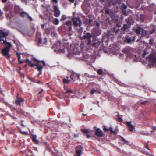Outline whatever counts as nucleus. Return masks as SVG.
Listing matches in <instances>:
<instances>
[{
  "mask_svg": "<svg viewBox=\"0 0 156 156\" xmlns=\"http://www.w3.org/2000/svg\"><path fill=\"white\" fill-rule=\"evenodd\" d=\"M147 102V101H141L140 103L141 104L144 105Z\"/></svg>",
  "mask_w": 156,
  "mask_h": 156,
  "instance_id": "obj_52",
  "label": "nucleus"
},
{
  "mask_svg": "<svg viewBox=\"0 0 156 156\" xmlns=\"http://www.w3.org/2000/svg\"><path fill=\"white\" fill-rule=\"evenodd\" d=\"M117 117H118V119L117 121L120 122H123V120L119 116V114H118L117 115Z\"/></svg>",
  "mask_w": 156,
  "mask_h": 156,
  "instance_id": "obj_35",
  "label": "nucleus"
},
{
  "mask_svg": "<svg viewBox=\"0 0 156 156\" xmlns=\"http://www.w3.org/2000/svg\"><path fill=\"white\" fill-rule=\"evenodd\" d=\"M140 34L142 36H145L147 34V32L142 28V30L141 31Z\"/></svg>",
  "mask_w": 156,
  "mask_h": 156,
  "instance_id": "obj_25",
  "label": "nucleus"
},
{
  "mask_svg": "<svg viewBox=\"0 0 156 156\" xmlns=\"http://www.w3.org/2000/svg\"><path fill=\"white\" fill-rule=\"evenodd\" d=\"M74 76H77V79L78 80H80V75L79 74H78L75 73H72L70 76V78L72 80L74 81V80L73 79Z\"/></svg>",
  "mask_w": 156,
  "mask_h": 156,
  "instance_id": "obj_20",
  "label": "nucleus"
},
{
  "mask_svg": "<svg viewBox=\"0 0 156 156\" xmlns=\"http://www.w3.org/2000/svg\"><path fill=\"white\" fill-rule=\"evenodd\" d=\"M102 44L103 42H102L98 41L97 42L94 43L91 42V44L90 45L92 47L97 48H99L100 49L101 48Z\"/></svg>",
  "mask_w": 156,
  "mask_h": 156,
  "instance_id": "obj_11",
  "label": "nucleus"
},
{
  "mask_svg": "<svg viewBox=\"0 0 156 156\" xmlns=\"http://www.w3.org/2000/svg\"><path fill=\"white\" fill-rule=\"evenodd\" d=\"M23 61H25V62H27L29 64H30V66L31 67H33L36 65L34 64V63H32L31 61H30L28 58H27L25 60H23Z\"/></svg>",
  "mask_w": 156,
  "mask_h": 156,
  "instance_id": "obj_22",
  "label": "nucleus"
},
{
  "mask_svg": "<svg viewBox=\"0 0 156 156\" xmlns=\"http://www.w3.org/2000/svg\"><path fill=\"white\" fill-rule=\"evenodd\" d=\"M120 137L122 139L123 141L124 142L126 140L122 136H120Z\"/></svg>",
  "mask_w": 156,
  "mask_h": 156,
  "instance_id": "obj_60",
  "label": "nucleus"
},
{
  "mask_svg": "<svg viewBox=\"0 0 156 156\" xmlns=\"http://www.w3.org/2000/svg\"><path fill=\"white\" fill-rule=\"evenodd\" d=\"M125 124L127 125L128 127H129L130 128L129 129V130L131 131H133L135 129V126L132 125V122L131 121L130 122H126Z\"/></svg>",
  "mask_w": 156,
  "mask_h": 156,
  "instance_id": "obj_17",
  "label": "nucleus"
},
{
  "mask_svg": "<svg viewBox=\"0 0 156 156\" xmlns=\"http://www.w3.org/2000/svg\"><path fill=\"white\" fill-rule=\"evenodd\" d=\"M124 142L125 144H127V145H129V142L128 141H127L126 140Z\"/></svg>",
  "mask_w": 156,
  "mask_h": 156,
  "instance_id": "obj_55",
  "label": "nucleus"
},
{
  "mask_svg": "<svg viewBox=\"0 0 156 156\" xmlns=\"http://www.w3.org/2000/svg\"><path fill=\"white\" fill-rule=\"evenodd\" d=\"M86 136H87V138H89L90 137V136L89 134H88V133L86 134Z\"/></svg>",
  "mask_w": 156,
  "mask_h": 156,
  "instance_id": "obj_62",
  "label": "nucleus"
},
{
  "mask_svg": "<svg viewBox=\"0 0 156 156\" xmlns=\"http://www.w3.org/2000/svg\"><path fill=\"white\" fill-rule=\"evenodd\" d=\"M20 16L23 18L27 17L31 21L33 20L32 17L30 16L29 14L24 11H22L20 12Z\"/></svg>",
  "mask_w": 156,
  "mask_h": 156,
  "instance_id": "obj_9",
  "label": "nucleus"
},
{
  "mask_svg": "<svg viewBox=\"0 0 156 156\" xmlns=\"http://www.w3.org/2000/svg\"><path fill=\"white\" fill-rule=\"evenodd\" d=\"M20 133L23 134H25V135H27V132H22V131H21L20 132Z\"/></svg>",
  "mask_w": 156,
  "mask_h": 156,
  "instance_id": "obj_53",
  "label": "nucleus"
},
{
  "mask_svg": "<svg viewBox=\"0 0 156 156\" xmlns=\"http://www.w3.org/2000/svg\"><path fill=\"white\" fill-rule=\"evenodd\" d=\"M70 81L69 80H68V79H66L65 78H64L63 80V82L64 83H69Z\"/></svg>",
  "mask_w": 156,
  "mask_h": 156,
  "instance_id": "obj_37",
  "label": "nucleus"
},
{
  "mask_svg": "<svg viewBox=\"0 0 156 156\" xmlns=\"http://www.w3.org/2000/svg\"><path fill=\"white\" fill-rule=\"evenodd\" d=\"M83 150V147L81 145H78L76 147V155L75 156H81L82 154V151Z\"/></svg>",
  "mask_w": 156,
  "mask_h": 156,
  "instance_id": "obj_10",
  "label": "nucleus"
},
{
  "mask_svg": "<svg viewBox=\"0 0 156 156\" xmlns=\"http://www.w3.org/2000/svg\"><path fill=\"white\" fill-rule=\"evenodd\" d=\"M21 54L19 53L18 52H16V54L18 56V59L19 62L20 64H22L24 62H25V61H21V56L20 55Z\"/></svg>",
  "mask_w": 156,
  "mask_h": 156,
  "instance_id": "obj_24",
  "label": "nucleus"
},
{
  "mask_svg": "<svg viewBox=\"0 0 156 156\" xmlns=\"http://www.w3.org/2000/svg\"><path fill=\"white\" fill-rule=\"evenodd\" d=\"M129 27V26L126 24H124L123 27L122 28V30H125L128 29Z\"/></svg>",
  "mask_w": 156,
  "mask_h": 156,
  "instance_id": "obj_29",
  "label": "nucleus"
},
{
  "mask_svg": "<svg viewBox=\"0 0 156 156\" xmlns=\"http://www.w3.org/2000/svg\"><path fill=\"white\" fill-rule=\"evenodd\" d=\"M146 19V16L143 14H140V20L143 22H144L145 19Z\"/></svg>",
  "mask_w": 156,
  "mask_h": 156,
  "instance_id": "obj_27",
  "label": "nucleus"
},
{
  "mask_svg": "<svg viewBox=\"0 0 156 156\" xmlns=\"http://www.w3.org/2000/svg\"><path fill=\"white\" fill-rule=\"evenodd\" d=\"M66 19V17L65 15H62L61 19H60L61 21H64Z\"/></svg>",
  "mask_w": 156,
  "mask_h": 156,
  "instance_id": "obj_38",
  "label": "nucleus"
},
{
  "mask_svg": "<svg viewBox=\"0 0 156 156\" xmlns=\"http://www.w3.org/2000/svg\"><path fill=\"white\" fill-rule=\"evenodd\" d=\"M133 51V49L130 47H127L122 50V52L126 54L128 57H130Z\"/></svg>",
  "mask_w": 156,
  "mask_h": 156,
  "instance_id": "obj_6",
  "label": "nucleus"
},
{
  "mask_svg": "<svg viewBox=\"0 0 156 156\" xmlns=\"http://www.w3.org/2000/svg\"><path fill=\"white\" fill-rule=\"evenodd\" d=\"M56 95L57 97H58L60 98H62V97L61 95L60 94H56Z\"/></svg>",
  "mask_w": 156,
  "mask_h": 156,
  "instance_id": "obj_50",
  "label": "nucleus"
},
{
  "mask_svg": "<svg viewBox=\"0 0 156 156\" xmlns=\"http://www.w3.org/2000/svg\"><path fill=\"white\" fill-rule=\"evenodd\" d=\"M121 86L124 87L126 88L130 87V86L126 85L124 84H122V85H121Z\"/></svg>",
  "mask_w": 156,
  "mask_h": 156,
  "instance_id": "obj_46",
  "label": "nucleus"
},
{
  "mask_svg": "<svg viewBox=\"0 0 156 156\" xmlns=\"http://www.w3.org/2000/svg\"><path fill=\"white\" fill-rule=\"evenodd\" d=\"M61 42L60 41H59V43L57 44H55L52 47H54L56 49L54 50V51H57L58 52L59 51L60 49H61Z\"/></svg>",
  "mask_w": 156,
  "mask_h": 156,
  "instance_id": "obj_19",
  "label": "nucleus"
},
{
  "mask_svg": "<svg viewBox=\"0 0 156 156\" xmlns=\"http://www.w3.org/2000/svg\"><path fill=\"white\" fill-rule=\"evenodd\" d=\"M105 13L107 14H109L110 13V12L109 10L107 9H105Z\"/></svg>",
  "mask_w": 156,
  "mask_h": 156,
  "instance_id": "obj_43",
  "label": "nucleus"
},
{
  "mask_svg": "<svg viewBox=\"0 0 156 156\" xmlns=\"http://www.w3.org/2000/svg\"><path fill=\"white\" fill-rule=\"evenodd\" d=\"M93 19H89L88 18H86L84 20V23L85 24H88L90 26H92L94 25L93 23Z\"/></svg>",
  "mask_w": 156,
  "mask_h": 156,
  "instance_id": "obj_16",
  "label": "nucleus"
},
{
  "mask_svg": "<svg viewBox=\"0 0 156 156\" xmlns=\"http://www.w3.org/2000/svg\"><path fill=\"white\" fill-rule=\"evenodd\" d=\"M121 2L120 0H116L113 2V5H116L117 4H120Z\"/></svg>",
  "mask_w": 156,
  "mask_h": 156,
  "instance_id": "obj_32",
  "label": "nucleus"
},
{
  "mask_svg": "<svg viewBox=\"0 0 156 156\" xmlns=\"http://www.w3.org/2000/svg\"><path fill=\"white\" fill-rule=\"evenodd\" d=\"M127 8V6L124 3H122V12L123 14H126V9Z\"/></svg>",
  "mask_w": 156,
  "mask_h": 156,
  "instance_id": "obj_21",
  "label": "nucleus"
},
{
  "mask_svg": "<svg viewBox=\"0 0 156 156\" xmlns=\"http://www.w3.org/2000/svg\"><path fill=\"white\" fill-rule=\"evenodd\" d=\"M72 26H69L68 29L69 31H70L72 30Z\"/></svg>",
  "mask_w": 156,
  "mask_h": 156,
  "instance_id": "obj_58",
  "label": "nucleus"
},
{
  "mask_svg": "<svg viewBox=\"0 0 156 156\" xmlns=\"http://www.w3.org/2000/svg\"><path fill=\"white\" fill-rule=\"evenodd\" d=\"M33 59L34 62H37V64H35V65L38 64V65H39V66H46V63H45V62L43 60L41 61L38 60L35 57L33 58Z\"/></svg>",
  "mask_w": 156,
  "mask_h": 156,
  "instance_id": "obj_12",
  "label": "nucleus"
},
{
  "mask_svg": "<svg viewBox=\"0 0 156 156\" xmlns=\"http://www.w3.org/2000/svg\"><path fill=\"white\" fill-rule=\"evenodd\" d=\"M147 51L146 50H144L143 51V53L142 56L144 58L146 55L147 54Z\"/></svg>",
  "mask_w": 156,
  "mask_h": 156,
  "instance_id": "obj_42",
  "label": "nucleus"
},
{
  "mask_svg": "<svg viewBox=\"0 0 156 156\" xmlns=\"http://www.w3.org/2000/svg\"><path fill=\"white\" fill-rule=\"evenodd\" d=\"M36 135H32V140L36 144H39V141L37 139H36Z\"/></svg>",
  "mask_w": 156,
  "mask_h": 156,
  "instance_id": "obj_26",
  "label": "nucleus"
},
{
  "mask_svg": "<svg viewBox=\"0 0 156 156\" xmlns=\"http://www.w3.org/2000/svg\"><path fill=\"white\" fill-rule=\"evenodd\" d=\"M103 71L101 69H99L98 71V73L99 75H101L102 74Z\"/></svg>",
  "mask_w": 156,
  "mask_h": 156,
  "instance_id": "obj_40",
  "label": "nucleus"
},
{
  "mask_svg": "<svg viewBox=\"0 0 156 156\" xmlns=\"http://www.w3.org/2000/svg\"><path fill=\"white\" fill-rule=\"evenodd\" d=\"M93 37L91 33L89 32H87L86 35L83 36V38L85 41L86 44L89 45L91 44L92 42L91 38Z\"/></svg>",
  "mask_w": 156,
  "mask_h": 156,
  "instance_id": "obj_3",
  "label": "nucleus"
},
{
  "mask_svg": "<svg viewBox=\"0 0 156 156\" xmlns=\"http://www.w3.org/2000/svg\"><path fill=\"white\" fill-rule=\"evenodd\" d=\"M148 142H147V143H145V144L146 145H145V147L147 148V149H148V150H150V149L149 148V147H148Z\"/></svg>",
  "mask_w": 156,
  "mask_h": 156,
  "instance_id": "obj_47",
  "label": "nucleus"
},
{
  "mask_svg": "<svg viewBox=\"0 0 156 156\" xmlns=\"http://www.w3.org/2000/svg\"><path fill=\"white\" fill-rule=\"evenodd\" d=\"M66 25L69 26H72V22L70 21H66Z\"/></svg>",
  "mask_w": 156,
  "mask_h": 156,
  "instance_id": "obj_36",
  "label": "nucleus"
},
{
  "mask_svg": "<svg viewBox=\"0 0 156 156\" xmlns=\"http://www.w3.org/2000/svg\"><path fill=\"white\" fill-rule=\"evenodd\" d=\"M42 39L40 37V38L38 40V42L40 43V44H41V43L42 42Z\"/></svg>",
  "mask_w": 156,
  "mask_h": 156,
  "instance_id": "obj_54",
  "label": "nucleus"
},
{
  "mask_svg": "<svg viewBox=\"0 0 156 156\" xmlns=\"http://www.w3.org/2000/svg\"><path fill=\"white\" fill-rule=\"evenodd\" d=\"M55 23L56 25H58V24L59 21V20L58 19H57V18L55 19Z\"/></svg>",
  "mask_w": 156,
  "mask_h": 156,
  "instance_id": "obj_45",
  "label": "nucleus"
},
{
  "mask_svg": "<svg viewBox=\"0 0 156 156\" xmlns=\"http://www.w3.org/2000/svg\"><path fill=\"white\" fill-rule=\"evenodd\" d=\"M149 64L150 67L156 66V56L153 53H151L148 57Z\"/></svg>",
  "mask_w": 156,
  "mask_h": 156,
  "instance_id": "obj_2",
  "label": "nucleus"
},
{
  "mask_svg": "<svg viewBox=\"0 0 156 156\" xmlns=\"http://www.w3.org/2000/svg\"><path fill=\"white\" fill-rule=\"evenodd\" d=\"M108 131H109L111 133H113L114 134H116V132L114 131H113V128L111 127H110L109 128Z\"/></svg>",
  "mask_w": 156,
  "mask_h": 156,
  "instance_id": "obj_31",
  "label": "nucleus"
},
{
  "mask_svg": "<svg viewBox=\"0 0 156 156\" xmlns=\"http://www.w3.org/2000/svg\"><path fill=\"white\" fill-rule=\"evenodd\" d=\"M3 13L0 10V16L2 17L3 16Z\"/></svg>",
  "mask_w": 156,
  "mask_h": 156,
  "instance_id": "obj_59",
  "label": "nucleus"
},
{
  "mask_svg": "<svg viewBox=\"0 0 156 156\" xmlns=\"http://www.w3.org/2000/svg\"><path fill=\"white\" fill-rule=\"evenodd\" d=\"M81 131H82L85 134H87L89 132V130L86 129H81Z\"/></svg>",
  "mask_w": 156,
  "mask_h": 156,
  "instance_id": "obj_33",
  "label": "nucleus"
},
{
  "mask_svg": "<svg viewBox=\"0 0 156 156\" xmlns=\"http://www.w3.org/2000/svg\"><path fill=\"white\" fill-rule=\"evenodd\" d=\"M9 35L8 32L3 31L2 30H0V41L1 42L3 41H5L6 37Z\"/></svg>",
  "mask_w": 156,
  "mask_h": 156,
  "instance_id": "obj_7",
  "label": "nucleus"
},
{
  "mask_svg": "<svg viewBox=\"0 0 156 156\" xmlns=\"http://www.w3.org/2000/svg\"><path fill=\"white\" fill-rule=\"evenodd\" d=\"M23 120H21V126H23V127H25V126L23 124Z\"/></svg>",
  "mask_w": 156,
  "mask_h": 156,
  "instance_id": "obj_56",
  "label": "nucleus"
},
{
  "mask_svg": "<svg viewBox=\"0 0 156 156\" xmlns=\"http://www.w3.org/2000/svg\"><path fill=\"white\" fill-rule=\"evenodd\" d=\"M149 44L151 45L152 46L153 45L154 43V40L153 39H151L149 40Z\"/></svg>",
  "mask_w": 156,
  "mask_h": 156,
  "instance_id": "obj_34",
  "label": "nucleus"
},
{
  "mask_svg": "<svg viewBox=\"0 0 156 156\" xmlns=\"http://www.w3.org/2000/svg\"><path fill=\"white\" fill-rule=\"evenodd\" d=\"M35 66H36V69H37V70L39 72L38 73V77H39V76L42 74V69H43V66H39V65L37 64Z\"/></svg>",
  "mask_w": 156,
  "mask_h": 156,
  "instance_id": "obj_18",
  "label": "nucleus"
},
{
  "mask_svg": "<svg viewBox=\"0 0 156 156\" xmlns=\"http://www.w3.org/2000/svg\"><path fill=\"white\" fill-rule=\"evenodd\" d=\"M41 29H43L44 28L45 26V24L44 23L41 24Z\"/></svg>",
  "mask_w": 156,
  "mask_h": 156,
  "instance_id": "obj_57",
  "label": "nucleus"
},
{
  "mask_svg": "<svg viewBox=\"0 0 156 156\" xmlns=\"http://www.w3.org/2000/svg\"><path fill=\"white\" fill-rule=\"evenodd\" d=\"M95 22L96 23V25L98 27L100 26V23L98 21H95Z\"/></svg>",
  "mask_w": 156,
  "mask_h": 156,
  "instance_id": "obj_51",
  "label": "nucleus"
},
{
  "mask_svg": "<svg viewBox=\"0 0 156 156\" xmlns=\"http://www.w3.org/2000/svg\"><path fill=\"white\" fill-rule=\"evenodd\" d=\"M104 131L105 132H106L108 131V129H107L106 128V126H103V129Z\"/></svg>",
  "mask_w": 156,
  "mask_h": 156,
  "instance_id": "obj_44",
  "label": "nucleus"
},
{
  "mask_svg": "<svg viewBox=\"0 0 156 156\" xmlns=\"http://www.w3.org/2000/svg\"><path fill=\"white\" fill-rule=\"evenodd\" d=\"M72 20L73 21V24L75 27H76L78 26L80 27L82 25V22L79 17H77L76 18L73 17Z\"/></svg>",
  "mask_w": 156,
  "mask_h": 156,
  "instance_id": "obj_5",
  "label": "nucleus"
},
{
  "mask_svg": "<svg viewBox=\"0 0 156 156\" xmlns=\"http://www.w3.org/2000/svg\"><path fill=\"white\" fill-rule=\"evenodd\" d=\"M65 50L64 48H61L58 52V53H64L65 52Z\"/></svg>",
  "mask_w": 156,
  "mask_h": 156,
  "instance_id": "obj_41",
  "label": "nucleus"
},
{
  "mask_svg": "<svg viewBox=\"0 0 156 156\" xmlns=\"http://www.w3.org/2000/svg\"><path fill=\"white\" fill-rule=\"evenodd\" d=\"M52 1L55 3H58V0H52Z\"/></svg>",
  "mask_w": 156,
  "mask_h": 156,
  "instance_id": "obj_63",
  "label": "nucleus"
},
{
  "mask_svg": "<svg viewBox=\"0 0 156 156\" xmlns=\"http://www.w3.org/2000/svg\"><path fill=\"white\" fill-rule=\"evenodd\" d=\"M119 29H117L116 31H115V34L118 33L119 32Z\"/></svg>",
  "mask_w": 156,
  "mask_h": 156,
  "instance_id": "obj_61",
  "label": "nucleus"
},
{
  "mask_svg": "<svg viewBox=\"0 0 156 156\" xmlns=\"http://www.w3.org/2000/svg\"><path fill=\"white\" fill-rule=\"evenodd\" d=\"M53 9L55 12L54 16L56 17H58L60 16L61 12L58 6L56 5L54 6Z\"/></svg>",
  "mask_w": 156,
  "mask_h": 156,
  "instance_id": "obj_14",
  "label": "nucleus"
},
{
  "mask_svg": "<svg viewBox=\"0 0 156 156\" xmlns=\"http://www.w3.org/2000/svg\"><path fill=\"white\" fill-rule=\"evenodd\" d=\"M24 101V100L23 98H20L17 97V99L16 100L14 101L16 105H19L20 106L22 103H23Z\"/></svg>",
  "mask_w": 156,
  "mask_h": 156,
  "instance_id": "obj_13",
  "label": "nucleus"
},
{
  "mask_svg": "<svg viewBox=\"0 0 156 156\" xmlns=\"http://www.w3.org/2000/svg\"><path fill=\"white\" fill-rule=\"evenodd\" d=\"M94 129L95 130L94 134L98 137H101L103 136L104 135L103 132L99 128H97L96 126L94 127Z\"/></svg>",
  "mask_w": 156,
  "mask_h": 156,
  "instance_id": "obj_8",
  "label": "nucleus"
},
{
  "mask_svg": "<svg viewBox=\"0 0 156 156\" xmlns=\"http://www.w3.org/2000/svg\"><path fill=\"white\" fill-rule=\"evenodd\" d=\"M66 92L67 93H73V92L72 90L70 89H69V90H67L66 91Z\"/></svg>",
  "mask_w": 156,
  "mask_h": 156,
  "instance_id": "obj_48",
  "label": "nucleus"
},
{
  "mask_svg": "<svg viewBox=\"0 0 156 156\" xmlns=\"http://www.w3.org/2000/svg\"><path fill=\"white\" fill-rule=\"evenodd\" d=\"M69 1L72 3H73L74 2L75 0H69Z\"/></svg>",
  "mask_w": 156,
  "mask_h": 156,
  "instance_id": "obj_64",
  "label": "nucleus"
},
{
  "mask_svg": "<svg viewBox=\"0 0 156 156\" xmlns=\"http://www.w3.org/2000/svg\"><path fill=\"white\" fill-rule=\"evenodd\" d=\"M11 14V12L10 11L9 12V13H6L5 14V16H6V17L7 18H9V19H11V17L10 16V15Z\"/></svg>",
  "mask_w": 156,
  "mask_h": 156,
  "instance_id": "obj_39",
  "label": "nucleus"
},
{
  "mask_svg": "<svg viewBox=\"0 0 156 156\" xmlns=\"http://www.w3.org/2000/svg\"><path fill=\"white\" fill-rule=\"evenodd\" d=\"M23 61H25V62H27L29 64H30V66L31 67H33L36 65L34 64V63H32L31 61H30L28 58H27L25 60H23Z\"/></svg>",
  "mask_w": 156,
  "mask_h": 156,
  "instance_id": "obj_23",
  "label": "nucleus"
},
{
  "mask_svg": "<svg viewBox=\"0 0 156 156\" xmlns=\"http://www.w3.org/2000/svg\"><path fill=\"white\" fill-rule=\"evenodd\" d=\"M126 21L128 25L130 26L132 23V20L130 19H126Z\"/></svg>",
  "mask_w": 156,
  "mask_h": 156,
  "instance_id": "obj_30",
  "label": "nucleus"
},
{
  "mask_svg": "<svg viewBox=\"0 0 156 156\" xmlns=\"http://www.w3.org/2000/svg\"><path fill=\"white\" fill-rule=\"evenodd\" d=\"M136 36L132 34H129L125 37L124 41L127 43H130L132 41H135Z\"/></svg>",
  "mask_w": 156,
  "mask_h": 156,
  "instance_id": "obj_4",
  "label": "nucleus"
},
{
  "mask_svg": "<svg viewBox=\"0 0 156 156\" xmlns=\"http://www.w3.org/2000/svg\"><path fill=\"white\" fill-rule=\"evenodd\" d=\"M45 32L47 34H48L50 32L49 29L48 28H46L45 29Z\"/></svg>",
  "mask_w": 156,
  "mask_h": 156,
  "instance_id": "obj_49",
  "label": "nucleus"
},
{
  "mask_svg": "<svg viewBox=\"0 0 156 156\" xmlns=\"http://www.w3.org/2000/svg\"><path fill=\"white\" fill-rule=\"evenodd\" d=\"M2 43L5 45L8 44V46L2 49L0 53H2L3 54V56L9 59L11 57V55L9 54V52L10 47L12 46V44L10 42H7L6 40L3 41Z\"/></svg>",
  "mask_w": 156,
  "mask_h": 156,
  "instance_id": "obj_1",
  "label": "nucleus"
},
{
  "mask_svg": "<svg viewBox=\"0 0 156 156\" xmlns=\"http://www.w3.org/2000/svg\"><path fill=\"white\" fill-rule=\"evenodd\" d=\"M142 28L140 27V26L138 25L136 27H135L133 28V30L136 34H140V33Z\"/></svg>",
  "mask_w": 156,
  "mask_h": 156,
  "instance_id": "obj_15",
  "label": "nucleus"
},
{
  "mask_svg": "<svg viewBox=\"0 0 156 156\" xmlns=\"http://www.w3.org/2000/svg\"><path fill=\"white\" fill-rule=\"evenodd\" d=\"M96 92L97 93H101V92L97 90H95L94 88L92 89L90 91V93L91 94H93L94 93Z\"/></svg>",
  "mask_w": 156,
  "mask_h": 156,
  "instance_id": "obj_28",
  "label": "nucleus"
}]
</instances>
